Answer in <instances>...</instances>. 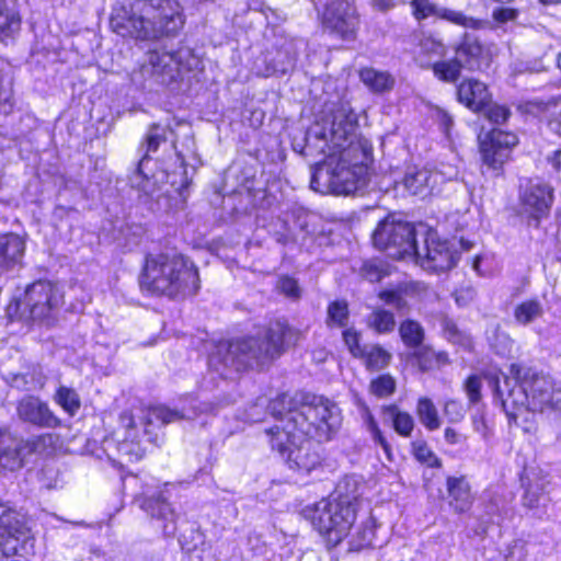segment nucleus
Returning a JSON list of instances; mask_svg holds the SVG:
<instances>
[{"mask_svg": "<svg viewBox=\"0 0 561 561\" xmlns=\"http://www.w3.org/2000/svg\"><path fill=\"white\" fill-rule=\"evenodd\" d=\"M318 137L324 140L323 159L314 165L311 186H325L335 195H348L366 184L368 165L363 157L366 149L353 139L359 117L351 103L339 100L319 113Z\"/></svg>", "mask_w": 561, "mask_h": 561, "instance_id": "f257e3e1", "label": "nucleus"}, {"mask_svg": "<svg viewBox=\"0 0 561 561\" xmlns=\"http://www.w3.org/2000/svg\"><path fill=\"white\" fill-rule=\"evenodd\" d=\"M360 504L357 481L344 477L327 496L304 505L299 516L318 534L328 551L346 541L350 552H359L373 547L376 533L374 526L357 525Z\"/></svg>", "mask_w": 561, "mask_h": 561, "instance_id": "f03ea898", "label": "nucleus"}, {"mask_svg": "<svg viewBox=\"0 0 561 561\" xmlns=\"http://www.w3.org/2000/svg\"><path fill=\"white\" fill-rule=\"evenodd\" d=\"M301 337L302 332L287 319H273L264 325L261 335L244 334L218 341L208 354V366L220 374L263 371L297 347Z\"/></svg>", "mask_w": 561, "mask_h": 561, "instance_id": "7ed1b4c3", "label": "nucleus"}, {"mask_svg": "<svg viewBox=\"0 0 561 561\" xmlns=\"http://www.w3.org/2000/svg\"><path fill=\"white\" fill-rule=\"evenodd\" d=\"M145 297L185 300L201 289L198 266L179 251H148L145 253L138 278Z\"/></svg>", "mask_w": 561, "mask_h": 561, "instance_id": "20e7f679", "label": "nucleus"}, {"mask_svg": "<svg viewBox=\"0 0 561 561\" xmlns=\"http://www.w3.org/2000/svg\"><path fill=\"white\" fill-rule=\"evenodd\" d=\"M186 16L179 0H136L119 7L110 16L112 32L140 42L174 37L184 28Z\"/></svg>", "mask_w": 561, "mask_h": 561, "instance_id": "39448f33", "label": "nucleus"}, {"mask_svg": "<svg viewBox=\"0 0 561 561\" xmlns=\"http://www.w3.org/2000/svg\"><path fill=\"white\" fill-rule=\"evenodd\" d=\"M273 416L282 421L280 427L328 442L332 437L335 404L325 396L310 391L279 392L270 400Z\"/></svg>", "mask_w": 561, "mask_h": 561, "instance_id": "423d86ee", "label": "nucleus"}, {"mask_svg": "<svg viewBox=\"0 0 561 561\" xmlns=\"http://www.w3.org/2000/svg\"><path fill=\"white\" fill-rule=\"evenodd\" d=\"M508 373L514 387L508 389L505 398L499 378H494V392L504 408L510 404L513 409L525 408L533 413L554 411L559 408L560 399L557 397L560 389L552 375L525 362L511 363Z\"/></svg>", "mask_w": 561, "mask_h": 561, "instance_id": "0eeeda50", "label": "nucleus"}, {"mask_svg": "<svg viewBox=\"0 0 561 561\" xmlns=\"http://www.w3.org/2000/svg\"><path fill=\"white\" fill-rule=\"evenodd\" d=\"M64 304L58 286L48 279H36L28 284L20 297H11L4 312L9 323L21 322L27 325H53Z\"/></svg>", "mask_w": 561, "mask_h": 561, "instance_id": "6e6552de", "label": "nucleus"}, {"mask_svg": "<svg viewBox=\"0 0 561 561\" xmlns=\"http://www.w3.org/2000/svg\"><path fill=\"white\" fill-rule=\"evenodd\" d=\"M118 420L123 430L122 435L119 436L118 432L112 433L104 443L108 460L113 467L124 472L126 465L145 458L148 447L156 445V437L148 431V425L151 424L148 417L137 421L130 410H125L119 414Z\"/></svg>", "mask_w": 561, "mask_h": 561, "instance_id": "1a4fd4ad", "label": "nucleus"}, {"mask_svg": "<svg viewBox=\"0 0 561 561\" xmlns=\"http://www.w3.org/2000/svg\"><path fill=\"white\" fill-rule=\"evenodd\" d=\"M454 56L431 65L434 77L444 83H457L462 71L486 72L493 62L491 49L476 34L463 32L453 46Z\"/></svg>", "mask_w": 561, "mask_h": 561, "instance_id": "9d476101", "label": "nucleus"}, {"mask_svg": "<svg viewBox=\"0 0 561 561\" xmlns=\"http://www.w3.org/2000/svg\"><path fill=\"white\" fill-rule=\"evenodd\" d=\"M267 442L273 451L286 462L288 468L310 472L321 465L319 444L316 437L286 430L275 424L266 428Z\"/></svg>", "mask_w": 561, "mask_h": 561, "instance_id": "9b49d317", "label": "nucleus"}, {"mask_svg": "<svg viewBox=\"0 0 561 561\" xmlns=\"http://www.w3.org/2000/svg\"><path fill=\"white\" fill-rule=\"evenodd\" d=\"M199 65L201 59L191 47L179 46L167 50L160 46L146 51V60L140 65V71L149 73L164 85H172L183 82Z\"/></svg>", "mask_w": 561, "mask_h": 561, "instance_id": "f8f14e48", "label": "nucleus"}, {"mask_svg": "<svg viewBox=\"0 0 561 561\" xmlns=\"http://www.w3.org/2000/svg\"><path fill=\"white\" fill-rule=\"evenodd\" d=\"M519 142V136L512 129L500 126L481 129L477 136L481 173L495 179L503 178L506 165L514 160Z\"/></svg>", "mask_w": 561, "mask_h": 561, "instance_id": "ddd939ff", "label": "nucleus"}, {"mask_svg": "<svg viewBox=\"0 0 561 561\" xmlns=\"http://www.w3.org/2000/svg\"><path fill=\"white\" fill-rule=\"evenodd\" d=\"M34 542L31 517L9 502H0V557L26 560Z\"/></svg>", "mask_w": 561, "mask_h": 561, "instance_id": "4468645a", "label": "nucleus"}, {"mask_svg": "<svg viewBox=\"0 0 561 561\" xmlns=\"http://www.w3.org/2000/svg\"><path fill=\"white\" fill-rule=\"evenodd\" d=\"M554 201V187L542 179L526 178L518 184V211L526 218L529 227H541L542 221L550 217Z\"/></svg>", "mask_w": 561, "mask_h": 561, "instance_id": "2eb2a0df", "label": "nucleus"}, {"mask_svg": "<svg viewBox=\"0 0 561 561\" xmlns=\"http://www.w3.org/2000/svg\"><path fill=\"white\" fill-rule=\"evenodd\" d=\"M375 249L391 252L396 260L416 253V229L413 224L387 215L378 222L371 234Z\"/></svg>", "mask_w": 561, "mask_h": 561, "instance_id": "dca6fc26", "label": "nucleus"}, {"mask_svg": "<svg viewBox=\"0 0 561 561\" xmlns=\"http://www.w3.org/2000/svg\"><path fill=\"white\" fill-rule=\"evenodd\" d=\"M322 28L343 42H355L360 28V13L355 0H330L320 14Z\"/></svg>", "mask_w": 561, "mask_h": 561, "instance_id": "f3484780", "label": "nucleus"}, {"mask_svg": "<svg viewBox=\"0 0 561 561\" xmlns=\"http://www.w3.org/2000/svg\"><path fill=\"white\" fill-rule=\"evenodd\" d=\"M411 256L422 268L435 273L451 270L458 261V254L448 241L442 240L435 232H427L423 248L416 245V253Z\"/></svg>", "mask_w": 561, "mask_h": 561, "instance_id": "a211bd4d", "label": "nucleus"}, {"mask_svg": "<svg viewBox=\"0 0 561 561\" xmlns=\"http://www.w3.org/2000/svg\"><path fill=\"white\" fill-rule=\"evenodd\" d=\"M430 287L420 280H405L380 289L377 298L392 307L399 314H408L414 306L426 300Z\"/></svg>", "mask_w": 561, "mask_h": 561, "instance_id": "6ab92c4d", "label": "nucleus"}, {"mask_svg": "<svg viewBox=\"0 0 561 561\" xmlns=\"http://www.w3.org/2000/svg\"><path fill=\"white\" fill-rule=\"evenodd\" d=\"M409 5L412 18L419 23L433 18L465 28L479 30L482 27L480 19L466 15L461 11L439 7L435 0H410Z\"/></svg>", "mask_w": 561, "mask_h": 561, "instance_id": "aec40b11", "label": "nucleus"}, {"mask_svg": "<svg viewBox=\"0 0 561 561\" xmlns=\"http://www.w3.org/2000/svg\"><path fill=\"white\" fill-rule=\"evenodd\" d=\"M16 414L21 421L41 428H57L62 424L48 403L33 394L18 400Z\"/></svg>", "mask_w": 561, "mask_h": 561, "instance_id": "412c9836", "label": "nucleus"}, {"mask_svg": "<svg viewBox=\"0 0 561 561\" xmlns=\"http://www.w3.org/2000/svg\"><path fill=\"white\" fill-rule=\"evenodd\" d=\"M457 82L455 91L457 102L470 112L481 114L492 101L489 85L473 77L460 78Z\"/></svg>", "mask_w": 561, "mask_h": 561, "instance_id": "4be33fe9", "label": "nucleus"}, {"mask_svg": "<svg viewBox=\"0 0 561 561\" xmlns=\"http://www.w3.org/2000/svg\"><path fill=\"white\" fill-rule=\"evenodd\" d=\"M523 114L540 117L548 131L561 138V94L548 100H528L518 105Z\"/></svg>", "mask_w": 561, "mask_h": 561, "instance_id": "5701e85b", "label": "nucleus"}, {"mask_svg": "<svg viewBox=\"0 0 561 561\" xmlns=\"http://www.w3.org/2000/svg\"><path fill=\"white\" fill-rule=\"evenodd\" d=\"M447 503L456 515L469 513L474 504V493L467 476H447L445 479Z\"/></svg>", "mask_w": 561, "mask_h": 561, "instance_id": "b1692460", "label": "nucleus"}, {"mask_svg": "<svg viewBox=\"0 0 561 561\" xmlns=\"http://www.w3.org/2000/svg\"><path fill=\"white\" fill-rule=\"evenodd\" d=\"M24 440L9 427H0V473L20 470L24 466Z\"/></svg>", "mask_w": 561, "mask_h": 561, "instance_id": "393cba45", "label": "nucleus"}, {"mask_svg": "<svg viewBox=\"0 0 561 561\" xmlns=\"http://www.w3.org/2000/svg\"><path fill=\"white\" fill-rule=\"evenodd\" d=\"M26 241L15 232L0 233V277L23 265Z\"/></svg>", "mask_w": 561, "mask_h": 561, "instance_id": "a878e982", "label": "nucleus"}, {"mask_svg": "<svg viewBox=\"0 0 561 561\" xmlns=\"http://www.w3.org/2000/svg\"><path fill=\"white\" fill-rule=\"evenodd\" d=\"M405 358L407 363L422 374L438 370L450 363L446 351H436L431 344L425 342L417 347L409 350Z\"/></svg>", "mask_w": 561, "mask_h": 561, "instance_id": "bb28decb", "label": "nucleus"}, {"mask_svg": "<svg viewBox=\"0 0 561 561\" xmlns=\"http://www.w3.org/2000/svg\"><path fill=\"white\" fill-rule=\"evenodd\" d=\"M23 14L18 0H0V43L13 44L20 36Z\"/></svg>", "mask_w": 561, "mask_h": 561, "instance_id": "cd10ccee", "label": "nucleus"}, {"mask_svg": "<svg viewBox=\"0 0 561 561\" xmlns=\"http://www.w3.org/2000/svg\"><path fill=\"white\" fill-rule=\"evenodd\" d=\"M380 412L382 415L390 419L391 428L399 437H412L416 423L409 411L403 410L399 404L392 402L382 404L380 407Z\"/></svg>", "mask_w": 561, "mask_h": 561, "instance_id": "c85d7f7f", "label": "nucleus"}, {"mask_svg": "<svg viewBox=\"0 0 561 561\" xmlns=\"http://www.w3.org/2000/svg\"><path fill=\"white\" fill-rule=\"evenodd\" d=\"M393 355L380 343H371L357 359L368 373H381L392 363Z\"/></svg>", "mask_w": 561, "mask_h": 561, "instance_id": "c756f323", "label": "nucleus"}, {"mask_svg": "<svg viewBox=\"0 0 561 561\" xmlns=\"http://www.w3.org/2000/svg\"><path fill=\"white\" fill-rule=\"evenodd\" d=\"M358 78L360 82L375 94H382L391 91L396 82L390 72L378 70L373 67H362L358 70Z\"/></svg>", "mask_w": 561, "mask_h": 561, "instance_id": "7c9ffc66", "label": "nucleus"}, {"mask_svg": "<svg viewBox=\"0 0 561 561\" xmlns=\"http://www.w3.org/2000/svg\"><path fill=\"white\" fill-rule=\"evenodd\" d=\"M161 126L159 123H152L148 127L147 134L141 140V146H145V152L137 162L135 172L138 176L148 181L147 174L144 172L142 165L151 159L150 153L157 152L160 145L167 141V136L159 133Z\"/></svg>", "mask_w": 561, "mask_h": 561, "instance_id": "2f4dec72", "label": "nucleus"}, {"mask_svg": "<svg viewBox=\"0 0 561 561\" xmlns=\"http://www.w3.org/2000/svg\"><path fill=\"white\" fill-rule=\"evenodd\" d=\"M397 331L402 345L408 351L420 346L426 340L425 328L419 320L410 317L400 320Z\"/></svg>", "mask_w": 561, "mask_h": 561, "instance_id": "473e14b6", "label": "nucleus"}, {"mask_svg": "<svg viewBox=\"0 0 561 561\" xmlns=\"http://www.w3.org/2000/svg\"><path fill=\"white\" fill-rule=\"evenodd\" d=\"M391 265L380 256L364 259L356 273L358 277L371 284L380 283L383 278L391 275Z\"/></svg>", "mask_w": 561, "mask_h": 561, "instance_id": "72a5a7b5", "label": "nucleus"}, {"mask_svg": "<svg viewBox=\"0 0 561 561\" xmlns=\"http://www.w3.org/2000/svg\"><path fill=\"white\" fill-rule=\"evenodd\" d=\"M415 414L420 423L428 432H434L442 426V419L437 407L427 396H421L416 399Z\"/></svg>", "mask_w": 561, "mask_h": 561, "instance_id": "f704fd0d", "label": "nucleus"}, {"mask_svg": "<svg viewBox=\"0 0 561 561\" xmlns=\"http://www.w3.org/2000/svg\"><path fill=\"white\" fill-rule=\"evenodd\" d=\"M409 447L411 456L421 466L435 470L443 468L442 458L433 450L424 438L411 440Z\"/></svg>", "mask_w": 561, "mask_h": 561, "instance_id": "c9c22d12", "label": "nucleus"}, {"mask_svg": "<svg viewBox=\"0 0 561 561\" xmlns=\"http://www.w3.org/2000/svg\"><path fill=\"white\" fill-rule=\"evenodd\" d=\"M366 324L377 335H388L398 328L394 312L385 307H375Z\"/></svg>", "mask_w": 561, "mask_h": 561, "instance_id": "e433bc0d", "label": "nucleus"}, {"mask_svg": "<svg viewBox=\"0 0 561 561\" xmlns=\"http://www.w3.org/2000/svg\"><path fill=\"white\" fill-rule=\"evenodd\" d=\"M362 415L374 444L381 447L388 460H393L391 444L368 405H363Z\"/></svg>", "mask_w": 561, "mask_h": 561, "instance_id": "4c0bfd02", "label": "nucleus"}, {"mask_svg": "<svg viewBox=\"0 0 561 561\" xmlns=\"http://www.w3.org/2000/svg\"><path fill=\"white\" fill-rule=\"evenodd\" d=\"M431 172L426 168L408 167L402 178V185L411 195L424 194L428 188Z\"/></svg>", "mask_w": 561, "mask_h": 561, "instance_id": "58836bf2", "label": "nucleus"}, {"mask_svg": "<svg viewBox=\"0 0 561 561\" xmlns=\"http://www.w3.org/2000/svg\"><path fill=\"white\" fill-rule=\"evenodd\" d=\"M398 389L397 379L389 373H379L369 380L368 392L376 399H389Z\"/></svg>", "mask_w": 561, "mask_h": 561, "instance_id": "ea45409f", "label": "nucleus"}, {"mask_svg": "<svg viewBox=\"0 0 561 561\" xmlns=\"http://www.w3.org/2000/svg\"><path fill=\"white\" fill-rule=\"evenodd\" d=\"M54 400L69 416H75L81 409L79 393L67 386H59L56 389Z\"/></svg>", "mask_w": 561, "mask_h": 561, "instance_id": "a19ab883", "label": "nucleus"}, {"mask_svg": "<svg viewBox=\"0 0 561 561\" xmlns=\"http://www.w3.org/2000/svg\"><path fill=\"white\" fill-rule=\"evenodd\" d=\"M543 309L536 298L526 299L517 304L514 308V319L522 325H527L541 317Z\"/></svg>", "mask_w": 561, "mask_h": 561, "instance_id": "79ce46f5", "label": "nucleus"}, {"mask_svg": "<svg viewBox=\"0 0 561 561\" xmlns=\"http://www.w3.org/2000/svg\"><path fill=\"white\" fill-rule=\"evenodd\" d=\"M350 318L348 304L344 299H336L328 305V327L346 328Z\"/></svg>", "mask_w": 561, "mask_h": 561, "instance_id": "37998d69", "label": "nucleus"}, {"mask_svg": "<svg viewBox=\"0 0 561 561\" xmlns=\"http://www.w3.org/2000/svg\"><path fill=\"white\" fill-rule=\"evenodd\" d=\"M342 339L350 355L355 359H358L368 346L362 343V333L354 327L344 328Z\"/></svg>", "mask_w": 561, "mask_h": 561, "instance_id": "c03bdc74", "label": "nucleus"}, {"mask_svg": "<svg viewBox=\"0 0 561 561\" xmlns=\"http://www.w3.org/2000/svg\"><path fill=\"white\" fill-rule=\"evenodd\" d=\"M485 118L493 124V126L505 125L511 116V108L505 104L494 103L493 100L488 104V106L482 111Z\"/></svg>", "mask_w": 561, "mask_h": 561, "instance_id": "a18cd8bd", "label": "nucleus"}, {"mask_svg": "<svg viewBox=\"0 0 561 561\" xmlns=\"http://www.w3.org/2000/svg\"><path fill=\"white\" fill-rule=\"evenodd\" d=\"M462 389L471 405H476L482 400V379L477 374H470L462 382Z\"/></svg>", "mask_w": 561, "mask_h": 561, "instance_id": "49530a36", "label": "nucleus"}, {"mask_svg": "<svg viewBox=\"0 0 561 561\" xmlns=\"http://www.w3.org/2000/svg\"><path fill=\"white\" fill-rule=\"evenodd\" d=\"M57 435L53 433H42L24 440V449L30 453H43L49 447H54Z\"/></svg>", "mask_w": 561, "mask_h": 561, "instance_id": "de8ad7c7", "label": "nucleus"}, {"mask_svg": "<svg viewBox=\"0 0 561 561\" xmlns=\"http://www.w3.org/2000/svg\"><path fill=\"white\" fill-rule=\"evenodd\" d=\"M520 482L524 489L522 495V505L527 510H536L540 506V499L546 493L541 485L538 490H534L529 482L524 483V474H520Z\"/></svg>", "mask_w": 561, "mask_h": 561, "instance_id": "09e8293b", "label": "nucleus"}, {"mask_svg": "<svg viewBox=\"0 0 561 561\" xmlns=\"http://www.w3.org/2000/svg\"><path fill=\"white\" fill-rule=\"evenodd\" d=\"M276 289L278 293L290 299H298L301 296V289L298 280L287 274L280 275L277 278Z\"/></svg>", "mask_w": 561, "mask_h": 561, "instance_id": "8fccbe9b", "label": "nucleus"}, {"mask_svg": "<svg viewBox=\"0 0 561 561\" xmlns=\"http://www.w3.org/2000/svg\"><path fill=\"white\" fill-rule=\"evenodd\" d=\"M13 83L0 67V110L11 111L14 105Z\"/></svg>", "mask_w": 561, "mask_h": 561, "instance_id": "3c124183", "label": "nucleus"}, {"mask_svg": "<svg viewBox=\"0 0 561 561\" xmlns=\"http://www.w3.org/2000/svg\"><path fill=\"white\" fill-rule=\"evenodd\" d=\"M443 413L449 424H457L465 420V409L456 399H447L443 403Z\"/></svg>", "mask_w": 561, "mask_h": 561, "instance_id": "603ef678", "label": "nucleus"}, {"mask_svg": "<svg viewBox=\"0 0 561 561\" xmlns=\"http://www.w3.org/2000/svg\"><path fill=\"white\" fill-rule=\"evenodd\" d=\"M152 421L154 419L156 421H159L161 424H169L174 422L175 420L181 419V415L179 412L171 410L165 407H153L149 410V415L147 416Z\"/></svg>", "mask_w": 561, "mask_h": 561, "instance_id": "864d4df0", "label": "nucleus"}, {"mask_svg": "<svg viewBox=\"0 0 561 561\" xmlns=\"http://www.w3.org/2000/svg\"><path fill=\"white\" fill-rule=\"evenodd\" d=\"M519 12L515 8L499 7L493 10L492 18L497 23H506L517 19Z\"/></svg>", "mask_w": 561, "mask_h": 561, "instance_id": "5fc2aeb1", "label": "nucleus"}, {"mask_svg": "<svg viewBox=\"0 0 561 561\" xmlns=\"http://www.w3.org/2000/svg\"><path fill=\"white\" fill-rule=\"evenodd\" d=\"M422 49L426 54L443 56L445 54L446 46L442 39L430 36L422 42Z\"/></svg>", "mask_w": 561, "mask_h": 561, "instance_id": "6e6d98bb", "label": "nucleus"}, {"mask_svg": "<svg viewBox=\"0 0 561 561\" xmlns=\"http://www.w3.org/2000/svg\"><path fill=\"white\" fill-rule=\"evenodd\" d=\"M444 439L448 445H457L466 442L467 436L462 435L453 426H446L444 430Z\"/></svg>", "mask_w": 561, "mask_h": 561, "instance_id": "4d7b16f0", "label": "nucleus"}, {"mask_svg": "<svg viewBox=\"0 0 561 561\" xmlns=\"http://www.w3.org/2000/svg\"><path fill=\"white\" fill-rule=\"evenodd\" d=\"M547 161L554 171H561V149L552 151V153L548 156Z\"/></svg>", "mask_w": 561, "mask_h": 561, "instance_id": "13d9d810", "label": "nucleus"}, {"mask_svg": "<svg viewBox=\"0 0 561 561\" xmlns=\"http://www.w3.org/2000/svg\"><path fill=\"white\" fill-rule=\"evenodd\" d=\"M491 525L492 523L490 520H480L473 530L474 535L481 539H484L489 534Z\"/></svg>", "mask_w": 561, "mask_h": 561, "instance_id": "bf43d9fd", "label": "nucleus"}, {"mask_svg": "<svg viewBox=\"0 0 561 561\" xmlns=\"http://www.w3.org/2000/svg\"><path fill=\"white\" fill-rule=\"evenodd\" d=\"M371 7L379 12H387L394 8V2L392 0H373Z\"/></svg>", "mask_w": 561, "mask_h": 561, "instance_id": "052dcab7", "label": "nucleus"}, {"mask_svg": "<svg viewBox=\"0 0 561 561\" xmlns=\"http://www.w3.org/2000/svg\"><path fill=\"white\" fill-rule=\"evenodd\" d=\"M542 5H558L561 4V0H538Z\"/></svg>", "mask_w": 561, "mask_h": 561, "instance_id": "680f3d73", "label": "nucleus"}, {"mask_svg": "<svg viewBox=\"0 0 561 561\" xmlns=\"http://www.w3.org/2000/svg\"><path fill=\"white\" fill-rule=\"evenodd\" d=\"M556 66L561 71V51H559L556 56Z\"/></svg>", "mask_w": 561, "mask_h": 561, "instance_id": "e2e57ef3", "label": "nucleus"}, {"mask_svg": "<svg viewBox=\"0 0 561 561\" xmlns=\"http://www.w3.org/2000/svg\"><path fill=\"white\" fill-rule=\"evenodd\" d=\"M190 185V181L185 179L184 183L181 185V187L178 188L179 193H182L184 190H186Z\"/></svg>", "mask_w": 561, "mask_h": 561, "instance_id": "0e129e2a", "label": "nucleus"}, {"mask_svg": "<svg viewBox=\"0 0 561 561\" xmlns=\"http://www.w3.org/2000/svg\"><path fill=\"white\" fill-rule=\"evenodd\" d=\"M493 1L496 3H501V4H508V3L514 2L515 0H493Z\"/></svg>", "mask_w": 561, "mask_h": 561, "instance_id": "69168bd1", "label": "nucleus"}]
</instances>
